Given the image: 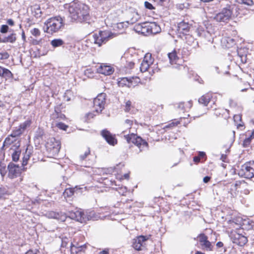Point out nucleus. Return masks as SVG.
<instances>
[{"instance_id":"de8ad7c7","label":"nucleus","mask_w":254,"mask_h":254,"mask_svg":"<svg viewBox=\"0 0 254 254\" xmlns=\"http://www.w3.org/2000/svg\"><path fill=\"white\" fill-rule=\"evenodd\" d=\"M125 24L124 22H120L117 24L116 28L121 30H124Z\"/></svg>"},{"instance_id":"0eeeda50","label":"nucleus","mask_w":254,"mask_h":254,"mask_svg":"<svg viewBox=\"0 0 254 254\" xmlns=\"http://www.w3.org/2000/svg\"><path fill=\"white\" fill-rule=\"evenodd\" d=\"M232 14V12L230 9L225 8L215 16L214 19L218 22H226L231 18Z\"/></svg>"},{"instance_id":"72a5a7b5","label":"nucleus","mask_w":254,"mask_h":254,"mask_svg":"<svg viewBox=\"0 0 254 254\" xmlns=\"http://www.w3.org/2000/svg\"><path fill=\"white\" fill-rule=\"evenodd\" d=\"M90 150L89 148H87L84 152L83 154H81L79 156L81 161L84 160L87 156L90 154Z\"/></svg>"},{"instance_id":"ddd939ff","label":"nucleus","mask_w":254,"mask_h":254,"mask_svg":"<svg viewBox=\"0 0 254 254\" xmlns=\"http://www.w3.org/2000/svg\"><path fill=\"white\" fill-rule=\"evenodd\" d=\"M46 215L49 218L55 219L61 222L64 221L67 218L66 215L62 212L57 213L54 211H49L46 214Z\"/></svg>"},{"instance_id":"680f3d73","label":"nucleus","mask_w":254,"mask_h":254,"mask_svg":"<svg viewBox=\"0 0 254 254\" xmlns=\"http://www.w3.org/2000/svg\"><path fill=\"white\" fill-rule=\"evenodd\" d=\"M5 68L0 66V76L2 77Z\"/></svg>"},{"instance_id":"4c0bfd02","label":"nucleus","mask_w":254,"mask_h":254,"mask_svg":"<svg viewBox=\"0 0 254 254\" xmlns=\"http://www.w3.org/2000/svg\"><path fill=\"white\" fill-rule=\"evenodd\" d=\"M131 107V103L130 101H127L126 102L125 111L126 112H129L130 110Z\"/></svg>"},{"instance_id":"473e14b6","label":"nucleus","mask_w":254,"mask_h":254,"mask_svg":"<svg viewBox=\"0 0 254 254\" xmlns=\"http://www.w3.org/2000/svg\"><path fill=\"white\" fill-rule=\"evenodd\" d=\"M236 1L240 4H244L247 5H252L254 2L252 0H236Z\"/></svg>"},{"instance_id":"2f4dec72","label":"nucleus","mask_w":254,"mask_h":254,"mask_svg":"<svg viewBox=\"0 0 254 254\" xmlns=\"http://www.w3.org/2000/svg\"><path fill=\"white\" fill-rule=\"evenodd\" d=\"M30 33L36 38L39 37L41 35L40 30L36 28L31 29Z\"/></svg>"},{"instance_id":"9d476101","label":"nucleus","mask_w":254,"mask_h":254,"mask_svg":"<svg viewBox=\"0 0 254 254\" xmlns=\"http://www.w3.org/2000/svg\"><path fill=\"white\" fill-rule=\"evenodd\" d=\"M101 134L110 145L114 146L117 143V140L116 139L115 135H113L108 130L103 129L102 130Z\"/></svg>"},{"instance_id":"f8f14e48","label":"nucleus","mask_w":254,"mask_h":254,"mask_svg":"<svg viewBox=\"0 0 254 254\" xmlns=\"http://www.w3.org/2000/svg\"><path fill=\"white\" fill-rule=\"evenodd\" d=\"M199 241L203 250L206 251H212L213 246L211 243L208 241L207 237L203 234H201L199 236Z\"/></svg>"},{"instance_id":"c03bdc74","label":"nucleus","mask_w":254,"mask_h":254,"mask_svg":"<svg viewBox=\"0 0 254 254\" xmlns=\"http://www.w3.org/2000/svg\"><path fill=\"white\" fill-rule=\"evenodd\" d=\"M32 44L34 45H40L42 43V39H40L39 40H37V39H32Z\"/></svg>"},{"instance_id":"cd10ccee","label":"nucleus","mask_w":254,"mask_h":254,"mask_svg":"<svg viewBox=\"0 0 254 254\" xmlns=\"http://www.w3.org/2000/svg\"><path fill=\"white\" fill-rule=\"evenodd\" d=\"M209 100H210L209 98H207L206 96L203 95L198 99V102L206 106L209 103Z\"/></svg>"},{"instance_id":"412c9836","label":"nucleus","mask_w":254,"mask_h":254,"mask_svg":"<svg viewBox=\"0 0 254 254\" xmlns=\"http://www.w3.org/2000/svg\"><path fill=\"white\" fill-rule=\"evenodd\" d=\"M16 40V34L15 33H12L7 37H5L3 38H0V43H14Z\"/></svg>"},{"instance_id":"3c124183","label":"nucleus","mask_w":254,"mask_h":254,"mask_svg":"<svg viewBox=\"0 0 254 254\" xmlns=\"http://www.w3.org/2000/svg\"><path fill=\"white\" fill-rule=\"evenodd\" d=\"M241 120V117L239 115H236L234 116V120L235 122H237L239 120Z\"/></svg>"},{"instance_id":"4d7b16f0","label":"nucleus","mask_w":254,"mask_h":254,"mask_svg":"<svg viewBox=\"0 0 254 254\" xmlns=\"http://www.w3.org/2000/svg\"><path fill=\"white\" fill-rule=\"evenodd\" d=\"M94 116L95 115L92 113H89L86 115L87 118H93Z\"/></svg>"},{"instance_id":"79ce46f5","label":"nucleus","mask_w":254,"mask_h":254,"mask_svg":"<svg viewBox=\"0 0 254 254\" xmlns=\"http://www.w3.org/2000/svg\"><path fill=\"white\" fill-rule=\"evenodd\" d=\"M6 171L5 170V166L0 165V174L3 177L6 174Z\"/></svg>"},{"instance_id":"e2e57ef3","label":"nucleus","mask_w":254,"mask_h":254,"mask_svg":"<svg viewBox=\"0 0 254 254\" xmlns=\"http://www.w3.org/2000/svg\"><path fill=\"white\" fill-rule=\"evenodd\" d=\"M216 246L219 247V248H221V247H222L223 246V243L221 242H218L216 244Z\"/></svg>"},{"instance_id":"9b49d317","label":"nucleus","mask_w":254,"mask_h":254,"mask_svg":"<svg viewBox=\"0 0 254 254\" xmlns=\"http://www.w3.org/2000/svg\"><path fill=\"white\" fill-rule=\"evenodd\" d=\"M7 168L8 169V177L11 179L16 178L21 173L20 167L13 163H9Z\"/></svg>"},{"instance_id":"20e7f679","label":"nucleus","mask_w":254,"mask_h":254,"mask_svg":"<svg viewBox=\"0 0 254 254\" xmlns=\"http://www.w3.org/2000/svg\"><path fill=\"white\" fill-rule=\"evenodd\" d=\"M125 137L128 143H132L135 144L139 148L140 152L148 147V143L134 133L125 135Z\"/></svg>"},{"instance_id":"6e6552de","label":"nucleus","mask_w":254,"mask_h":254,"mask_svg":"<svg viewBox=\"0 0 254 254\" xmlns=\"http://www.w3.org/2000/svg\"><path fill=\"white\" fill-rule=\"evenodd\" d=\"M148 24V22L137 24L135 25L134 29L137 33H140L143 35H150V30Z\"/></svg>"},{"instance_id":"6ab92c4d","label":"nucleus","mask_w":254,"mask_h":254,"mask_svg":"<svg viewBox=\"0 0 254 254\" xmlns=\"http://www.w3.org/2000/svg\"><path fill=\"white\" fill-rule=\"evenodd\" d=\"M150 35L155 34L161 31V28L156 22H149Z\"/></svg>"},{"instance_id":"f704fd0d","label":"nucleus","mask_w":254,"mask_h":254,"mask_svg":"<svg viewBox=\"0 0 254 254\" xmlns=\"http://www.w3.org/2000/svg\"><path fill=\"white\" fill-rule=\"evenodd\" d=\"M20 153L18 151H15L12 154V160L16 162L19 160Z\"/></svg>"},{"instance_id":"69168bd1","label":"nucleus","mask_w":254,"mask_h":254,"mask_svg":"<svg viewBox=\"0 0 254 254\" xmlns=\"http://www.w3.org/2000/svg\"><path fill=\"white\" fill-rule=\"evenodd\" d=\"M58 118H60L61 119H64L65 118V117L64 114H60Z\"/></svg>"},{"instance_id":"603ef678","label":"nucleus","mask_w":254,"mask_h":254,"mask_svg":"<svg viewBox=\"0 0 254 254\" xmlns=\"http://www.w3.org/2000/svg\"><path fill=\"white\" fill-rule=\"evenodd\" d=\"M178 109H180L182 110H184V103L183 102H180L178 104L177 106Z\"/></svg>"},{"instance_id":"4be33fe9","label":"nucleus","mask_w":254,"mask_h":254,"mask_svg":"<svg viewBox=\"0 0 254 254\" xmlns=\"http://www.w3.org/2000/svg\"><path fill=\"white\" fill-rule=\"evenodd\" d=\"M54 140L55 142H54L53 145H51L49 144V143H48V147L50 150H53V153L57 154L60 151V149L61 148V145L59 141L55 140V139H54Z\"/></svg>"},{"instance_id":"864d4df0","label":"nucleus","mask_w":254,"mask_h":254,"mask_svg":"<svg viewBox=\"0 0 254 254\" xmlns=\"http://www.w3.org/2000/svg\"><path fill=\"white\" fill-rule=\"evenodd\" d=\"M7 23L10 26H13L14 24L13 20L11 19H8L7 20Z\"/></svg>"},{"instance_id":"e433bc0d","label":"nucleus","mask_w":254,"mask_h":254,"mask_svg":"<svg viewBox=\"0 0 254 254\" xmlns=\"http://www.w3.org/2000/svg\"><path fill=\"white\" fill-rule=\"evenodd\" d=\"M139 18V15L138 13H133V17L131 18L130 20V22L132 24L136 22Z\"/></svg>"},{"instance_id":"5fc2aeb1","label":"nucleus","mask_w":254,"mask_h":254,"mask_svg":"<svg viewBox=\"0 0 254 254\" xmlns=\"http://www.w3.org/2000/svg\"><path fill=\"white\" fill-rule=\"evenodd\" d=\"M210 180V177L208 176H206L203 178V182L205 183H208Z\"/></svg>"},{"instance_id":"a18cd8bd","label":"nucleus","mask_w":254,"mask_h":254,"mask_svg":"<svg viewBox=\"0 0 254 254\" xmlns=\"http://www.w3.org/2000/svg\"><path fill=\"white\" fill-rule=\"evenodd\" d=\"M9 57V54L7 52L0 53V59H7Z\"/></svg>"},{"instance_id":"37998d69","label":"nucleus","mask_w":254,"mask_h":254,"mask_svg":"<svg viewBox=\"0 0 254 254\" xmlns=\"http://www.w3.org/2000/svg\"><path fill=\"white\" fill-rule=\"evenodd\" d=\"M30 125V122L28 121H26L23 124H21L19 127H20L23 131L24 130Z\"/></svg>"},{"instance_id":"c9c22d12","label":"nucleus","mask_w":254,"mask_h":254,"mask_svg":"<svg viewBox=\"0 0 254 254\" xmlns=\"http://www.w3.org/2000/svg\"><path fill=\"white\" fill-rule=\"evenodd\" d=\"M56 126L64 130H66L67 128L68 127V126L64 124V123H62L61 122H59L58 123H56Z\"/></svg>"},{"instance_id":"393cba45","label":"nucleus","mask_w":254,"mask_h":254,"mask_svg":"<svg viewBox=\"0 0 254 254\" xmlns=\"http://www.w3.org/2000/svg\"><path fill=\"white\" fill-rule=\"evenodd\" d=\"M64 43V41L61 39H54L51 42L52 46L55 48L60 47L63 45Z\"/></svg>"},{"instance_id":"8fccbe9b","label":"nucleus","mask_w":254,"mask_h":254,"mask_svg":"<svg viewBox=\"0 0 254 254\" xmlns=\"http://www.w3.org/2000/svg\"><path fill=\"white\" fill-rule=\"evenodd\" d=\"M125 123L126 125H127V127L130 128L132 124V121L130 120L127 119L125 121Z\"/></svg>"},{"instance_id":"a211bd4d","label":"nucleus","mask_w":254,"mask_h":254,"mask_svg":"<svg viewBox=\"0 0 254 254\" xmlns=\"http://www.w3.org/2000/svg\"><path fill=\"white\" fill-rule=\"evenodd\" d=\"M229 65H220V66H215L213 68V72L218 74L224 75L229 73Z\"/></svg>"},{"instance_id":"aec40b11","label":"nucleus","mask_w":254,"mask_h":254,"mask_svg":"<svg viewBox=\"0 0 254 254\" xmlns=\"http://www.w3.org/2000/svg\"><path fill=\"white\" fill-rule=\"evenodd\" d=\"M178 28L179 32L186 34L189 32L190 26L188 23L182 21L178 24Z\"/></svg>"},{"instance_id":"4468645a","label":"nucleus","mask_w":254,"mask_h":254,"mask_svg":"<svg viewBox=\"0 0 254 254\" xmlns=\"http://www.w3.org/2000/svg\"><path fill=\"white\" fill-rule=\"evenodd\" d=\"M232 239L234 243L241 247L244 246L248 242L247 238L239 233H235Z\"/></svg>"},{"instance_id":"1a4fd4ad","label":"nucleus","mask_w":254,"mask_h":254,"mask_svg":"<svg viewBox=\"0 0 254 254\" xmlns=\"http://www.w3.org/2000/svg\"><path fill=\"white\" fill-rule=\"evenodd\" d=\"M149 239V237L139 236L133 240L132 246L137 251L142 250V247H144V243Z\"/></svg>"},{"instance_id":"5701e85b","label":"nucleus","mask_w":254,"mask_h":254,"mask_svg":"<svg viewBox=\"0 0 254 254\" xmlns=\"http://www.w3.org/2000/svg\"><path fill=\"white\" fill-rule=\"evenodd\" d=\"M168 56L170 60V62L171 64H177V62L179 60V58L177 55L176 51L169 53L168 54Z\"/></svg>"},{"instance_id":"ea45409f","label":"nucleus","mask_w":254,"mask_h":254,"mask_svg":"<svg viewBox=\"0 0 254 254\" xmlns=\"http://www.w3.org/2000/svg\"><path fill=\"white\" fill-rule=\"evenodd\" d=\"M144 6L146 8L150 9V10H152V9H155V7L152 5V4L151 3H150L147 1L144 2Z\"/></svg>"},{"instance_id":"09e8293b","label":"nucleus","mask_w":254,"mask_h":254,"mask_svg":"<svg viewBox=\"0 0 254 254\" xmlns=\"http://www.w3.org/2000/svg\"><path fill=\"white\" fill-rule=\"evenodd\" d=\"M25 254H40V253L38 250H35L34 251L29 250L28 252H27Z\"/></svg>"},{"instance_id":"6e6d98bb","label":"nucleus","mask_w":254,"mask_h":254,"mask_svg":"<svg viewBox=\"0 0 254 254\" xmlns=\"http://www.w3.org/2000/svg\"><path fill=\"white\" fill-rule=\"evenodd\" d=\"M193 161L195 163H198L200 161V157L198 156H195L193 157Z\"/></svg>"},{"instance_id":"f3484780","label":"nucleus","mask_w":254,"mask_h":254,"mask_svg":"<svg viewBox=\"0 0 254 254\" xmlns=\"http://www.w3.org/2000/svg\"><path fill=\"white\" fill-rule=\"evenodd\" d=\"M153 64H149L142 61L140 66V71L142 72H144L149 70V73L152 74L155 73V70L154 68L155 66V65H154L153 67H152L151 66Z\"/></svg>"},{"instance_id":"dca6fc26","label":"nucleus","mask_w":254,"mask_h":254,"mask_svg":"<svg viewBox=\"0 0 254 254\" xmlns=\"http://www.w3.org/2000/svg\"><path fill=\"white\" fill-rule=\"evenodd\" d=\"M114 71L113 68L110 65L102 64L97 68V72L106 75H110Z\"/></svg>"},{"instance_id":"c85d7f7f","label":"nucleus","mask_w":254,"mask_h":254,"mask_svg":"<svg viewBox=\"0 0 254 254\" xmlns=\"http://www.w3.org/2000/svg\"><path fill=\"white\" fill-rule=\"evenodd\" d=\"M222 42L223 43H225L226 42L227 43V45H226V46L227 48H229L230 47L232 46V45L234 44V40L233 39L230 38H223L222 40Z\"/></svg>"},{"instance_id":"58836bf2","label":"nucleus","mask_w":254,"mask_h":254,"mask_svg":"<svg viewBox=\"0 0 254 254\" xmlns=\"http://www.w3.org/2000/svg\"><path fill=\"white\" fill-rule=\"evenodd\" d=\"M252 139V136H250L247 138H246L243 142V146L244 147H247L251 143V140Z\"/></svg>"},{"instance_id":"0e129e2a","label":"nucleus","mask_w":254,"mask_h":254,"mask_svg":"<svg viewBox=\"0 0 254 254\" xmlns=\"http://www.w3.org/2000/svg\"><path fill=\"white\" fill-rule=\"evenodd\" d=\"M205 155V153L204 152H199V157H203Z\"/></svg>"},{"instance_id":"338daca9","label":"nucleus","mask_w":254,"mask_h":254,"mask_svg":"<svg viewBox=\"0 0 254 254\" xmlns=\"http://www.w3.org/2000/svg\"><path fill=\"white\" fill-rule=\"evenodd\" d=\"M99 254H109L108 251L104 250L100 253Z\"/></svg>"},{"instance_id":"49530a36","label":"nucleus","mask_w":254,"mask_h":254,"mask_svg":"<svg viewBox=\"0 0 254 254\" xmlns=\"http://www.w3.org/2000/svg\"><path fill=\"white\" fill-rule=\"evenodd\" d=\"M7 190L5 188H0V198L7 194Z\"/></svg>"},{"instance_id":"b1692460","label":"nucleus","mask_w":254,"mask_h":254,"mask_svg":"<svg viewBox=\"0 0 254 254\" xmlns=\"http://www.w3.org/2000/svg\"><path fill=\"white\" fill-rule=\"evenodd\" d=\"M85 248L86 247L84 245L79 246L78 244H77L76 245H74L72 243L70 244L71 251L72 252H74L76 253L83 251L85 249Z\"/></svg>"},{"instance_id":"774afa93","label":"nucleus","mask_w":254,"mask_h":254,"mask_svg":"<svg viewBox=\"0 0 254 254\" xmlns=\"http://www.w3.org/2000/svg\"><path fill=\"white\" fill-rule=\"evenodd\" d=\"M124 177L125 179H128V178H129V174H125L124 175Z\"/></svg>"},{"instance_id":"f257e3e1","label":"nucleus","mask_w":254,"mask_h":254,"mask_svg":"<svg viewBox=\"0 0 254 254\" xmlns=\"http://www.w3.org/2000/svg\"><path fill=\"white\" fill-rule=\"evenodd\" d=\"M68 9L72 22L81 23L89 19V8L81 2L73 1L68 4Z\"/></svg>"},{"instance_id":"13d9d810","label":"nucleus","mask_w":254,"mask_h":254,"mask_svg":"<svg viewBox=\"0 0 254 254\" xmlns=\"http://www.w3.org/2000/svg\"><path fill=\"white\" fill-rule=\"evenodd\" d=\"M22 39L24 42L26 41V36L25 35L24 31L23 30L21 34Z\"/></svg>"},{"instance_id":"a878e982","label":"nucleus","mask_w":254,"mask_h":254,"mask_svg":"<svg viewBox=\"0 0 254 254\" xmlns=\"http://www.w3.org/2000/svg\"><path fill=\"white\" fill-rule=\"evenodd\" d=\"M142 61L149 64H153L154 60L152 58V55L151 54L147 53L144 56Z\"/></svg>"},{"instance_id":"a19ab883","label":"nucleus","mask_w":254,"mask_h":254,"mask_svg":"<svg viewBox=\"0 0 254 254\" xmlns=\"http://www.w3.org/2000/svg\"><path fill=\"white\" fill-rule=\"evenodd\" d=\"M8 26L6 25H2L1 26L0 32L1 33H6L8 30Z\"/></svg>"},{"instance_id":"bf43d9fd","label":"nucleus","mask_w":254,"mask_h":254,"mask_svg":"<svg viewBox=\"0 0 254 254\" xmlns=\"http://www.w3.org/2000/svg\"><path fill=\"white\" fill-rule=\"evenodd\" d=\"M176 125H177V124H176L175 123H172L170 124L169 125L166 126L165 127L166 128H168V127H174Z\"/></svg>"},{"instance_id":"2eb2a0df","label":"nucleus","mask_w":254,"mask_h":254,"mask_svg":"<svg viewBox=\"0 0 254 254\" xmlns=\"http://www.w3.org/2000/svg\"><path fill=\"white\" fill-rule=\"evenodd\" d=\"M85 215L81 210H76L69 212V217L77 221L82 222L85 220Z\"/></svg>"},{"instance_id":"7ed1b4c3","label":"nucleus","mask_w":254,"mask_h":254,"mask_svg":"<svg viewBox=\"0 0 254 254\" xmlns=\"http://www.w3.org/2000/svg\"><path fill=\"white\" fill-rule=\"evenodd\" d=\"M116 36V34L109 31H100L98 33L94 34V42L99 47L106 43L109 40Z\"/></svg>"},{"instance_id":"423d86ee","label":"nucleus","mask_w":254,"mask_h":254,"mask_svg":"<svg viewBox=\"0 0 254 254\" xmlns=\"http://www.w3.org/2000/svg\"><path fill=\"white\" fill-rule=\"evenodd\" d=\"M106 96L105 93H102L98 94L93 100V108L98 114L100 113L105 108Z\"/></svg>"},{"instance_id":"052dcab7","label":"nucleus","mask_w":254,"mask_h":254,"mask_svg":"<svg viewBox=\"0 0 254 254\" xmlns=\"http://www.w3.org/2000/svg\"><path fill=\"white\" fill-rule=\"evenodd\" d=\"M226 158L227 156L226 155L222 154L221 156V160L223 162H225Z\"/></svg>"},{"instance_id":"c756f323","label":"nucleus","mask_w":254,"mask_h":254,"mask_svg":"<svg viewBox=\"0 0 254 254\" xmlns=\"http://www.w3.org/2000/svg\"><path fill=\"white\" fill-rule=\"evenodd\" d=\"M2 77L6 79H9L12 77V74L9 70L4 68Z\"/></svg>"},{"instance_id":"bb28decb","label":"nucleus","mask_w":254,"mask_h":254,"mask_svg":"<svg viewBox=\"0 0 254 254\" xmlns=\"http://www.w3.org/2000/svg\"><path fill=\"white\" fill-rule=\"evenodd\" d=\"M74 189L73 188H67L66 189L63 193V195L64 197H70L74 194Z\"/></svg>"},{"instance_id":"39448f33","label":"nucleus","mask_w":254,"mask_h":254,"mask_svg":"<svg viewBox=\"0 0 254 254\" xmlns=\"http://www.w3.org/2000/svg\"><path fill=\"white\" fill-rule=\"evenodd\" d=\"M238 175L241 177L248 179L254 177V161L247 162L243 165L238 172Z\"/></svg>"},{"instance_id":"f03ea898","label":"nucleus","mask_w":254,"mask_h":254,"mask_svg":"<svg viewBox=\"0 0 254 254\" xmlns=\"http://www.w3.org/2000/svg\"><path fill=\"white\" fill-rule=\"evenodd\" d=\"M46 26L45 32L53 34L60 30L64 26L63 18L60 16H55L48 19L44 23Z\"/></svg>"},{"instance_id":"7c9ffc66","label":"nucleus","mask_w":254,"mask_h":254,"mask_svg":"<svg viewBox=\"0 0 254 254\" xmlns=\"http://www.w3.org/2000/svg\"><path fill=\"white\" fill-rule=\"evenodd\" d=\"M23 130L18 127L15 130H14L12 133L11 134V136L12 137H16L20 134H21L23 132Z\"/></svg>"}]
</instances>
